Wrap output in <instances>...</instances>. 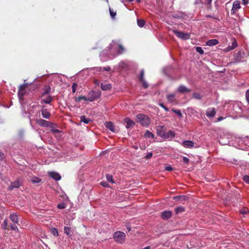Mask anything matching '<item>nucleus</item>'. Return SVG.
Returning a JSON list of instances; mask_svg holds the SVG:
<instances>
[{"mask_svg":"<svg viewBox=\"0 0 249 249\" xmlns=\"http://www.w3.org/2000/svg\"><path fill=\"white\" fill-rule=\"evenodd\" d=\"M89 71H96L97 72H102L104 71H111V68L109 66H107L105 67H97L91 68H86L79 72L77 74V76L78 77H84V73H85V72H88Z\"/></svg>","mask_w":249,"mask_h":249,"instance_id":"f257e3e1","label":"nucleus"},{"mask_svg":"<svg viewBox=\"0 0 249 249\" xmlns=\"http://www.w3.org/2000/svg\"><path fill=\"white\" fill-rule=\"evenodd\" d=\"M111 49L112 45L110 44L100 53V56L102 61H106L114 57V56L110 55V53H112Z\"/></svg>","mask_w":249,"mask_h":249,"instance_id":"f03ea898","label":"nucleus"},{"mask_svg":"<svg viewBox=\"0 0 249 249\" xmlns=\"http://www.w3.org/2000/svg\"><path fill=\"white\" fill-rule=\"evenodd\" d=\"M137 122L141 124L142 126H148L150 123V120L149 117L145 114H139L136 116Z\"/></svg>","mask_w":249,"mask_h":249,"instance_id":"7ed1b4c3","label":"nucleus"},{"mask_svg":"<svg viewBox=\"0 0 249 249\" xmlns=\"http://www.w3.org/2000/svg\"><path fill=\"white\" fill-rule=\"evenodd\" d=\"M113 238L116 242L122 244L125 241V234L124 232L117 231L114 233Z\"/></svg>","mask_w":249,"mask_h":249,"instance_id":"20e7f679","label":"nucleus"},{"mask_svg":"<svg viewBox=\"0 0 249 249\" xmlns=\"http://www.w3.org/2000/svg\"><path fill=\"white\" fill-rule=\"evenodd\" d=\"M101 96V91L100 90H90L88 93L89 102H93L95 100L100 98Z\"/></svg>","mask_w":249,"mask_h":249,"instance_id":"39448f33","label":"nucleus"},{"mask_svg":"<svg viewBox=\"0 0 249 249\" xmlns=\"http://www.w3.org/2000/svg\"><path fill=\"white\" fill-rule=\"evenodd\" d=\"M27 89L25 84H22L20 85L18 91V97L19 100H23L24 96L27 92Z\"/></svg>","mask_w":249,"mask_h":249,"instance_id":"423d86ee","label":"nucleus"},{"mask_svg":"<svg viewBox=\"0 0 249 249\" xmlns=\"http://www.w3.org/2000/svg\"><path fill=\"white\" fill-rule=\"evenodd\" d=\"M26 80H24L23 84L26 85V88L28 91L32 92L38 88V84L36 82H33L30 83H26Z\"/></svg>","mask_w":249,"mask_h":249,"instance_id":"0eeeda50","label":"nucleus"},{"mask_svg":"<svg viewBox=\"0 0 249 249\" xmlns=\"http://www.w3.org/2000/svg\"><path fill=\"white\" fill-rule=\"evenodd\" d=\"M172 31L179 38L183 40H187L190 38V36L188 33H184L182 32L178 31L176 30H173Z\"/></svg>","mask_w":249,"mask_h":249,"instance_id":"6e6552de","label":"nucleus"},{"mask_svg":"<svg viewBox=\"0 0 249 249\" xmlns=\"http://www.w3.org/2000/svg\"><path fill=\"white\" fill-rule=\"evenodd\" d=\"M22 184V183L19 179H17V180L12 182L9 186L8 188L10 190H12L15 188H18L20 186H21Z\"/></svg>","mask_w":249,"mask_h":249,"instance_id":"1a4fd4ad","label":"nucleus"},{"mask_svg":"<svg viewBox=\"0 0 249 249\" xmlns=\"http://www.w3.org/2000/svg\"><path fill=\"white\" fill-rule=\"evenodd\" d=\"M241 8L240 2L238 0H235L233 2L232 9L231 10V15H234L236 12Z\"/></svg>","mask_w":249,"mask_h":249,"instance_id":"9d476101","label":"nucleus"},{"mask_svg":"<svg viewBox=\"0 0 249 249\" xmlns=\"http://www.w3.org/2000/svg\"><path fill=\"white\" fill-rule=\"evenodd\" d=\"M36 123L43 127H48L49 124L53 125V124L43 119H36Z\"/></svg>","mask_w":249,"mask_h":249,"instance_id":"9b49d317","label":"nucleus"},{"mask_svg":"<svg viewBox=\"0 0 249 249\" xmlns=\"http://www.w3.org/2000/svg\"><path fill=\"white\" fill-rule=\"evenodd\" d=\"M244 55V52H239L237 53L234 56V59L237 62H243L245 59L243 57V55Z\"/></svg>","mask_w":249,"mask_h":249,"instance_id":"f8f14e48","label":"nucleus"},{"mask_svg":"<svg viewBox=\"0 0 249 249\" xmlns=\"http://www.w3.org/2000/svg\"><path fill=\"white\" fill-rule=\"evenodd\" d=\"M230 104L233 107V114L240 113L241 109L237 103L234 101Z\"/></svg>","mask_w":249,"mask_h":249,"instance_id":"ddd939ff","label":"nucleus"},{"mask_svg":"<svg viewBox=\"0 0 249 249\" xmlns=\"http://www.w3.org/2000/svg\"><path fill=\"white\" fill-rule=\"evenodd\" d=\"M215 113V109L213 107H209L206 111V115L209 118L213 117Z\"/></svg>","mask_w":249,"mask_h":249,"instance_id":"4468645a","label":"nucleus"},{"mask_svg":"<svg viewBox=\"0 0 249 249\" xmlns=\"http://www.w3.org/2000/svg\"><path fill=\"white\" fill-rule=\"evenodd\" d=\"M49 176L56 181H58L61 179V177L60 175L55 172H49Z\"/></svg>","mask_w":249,"mask_h":249,"instance_id":"2eb2a0df","label":"nucleus"},{"mask_svg":"<svg viewBox=\"0 0 249 249\" xmlns=\"http://www.w3.org/2000/svg\"><path fill=\"white\" fill-rule=\"evenodd\" d=\"M124 122L126 124L125 127L127 129L130 128L134 126L135 124V123L129 118H125L124 120Z\"/></svg>","mask_w":249,"mask_h":249,"instance_id":"dca6fc26","label":"nucleus"},{"mask_svg":"<svg viewBox=\"0 0 249 249\" xmlns=\"http://www.w3.org/2000/svg\"><path fill=\"white\" fill-rule=\"evenodd\" d=\"M172 216V212L170 211H164L161 213V218L163 220H168Z\"/></svg>","mask_w":249,"mask_h":249,"instance_id":"f3484780","label":"nucleus"},{"mask_svg":"<svg viewBox=\"0 0 249 249\" xmlns=\"http://www.w3.org/2000/svg\"><path fill=\"white\" fill-rule=\"evenodd\" d=\"M175 135H176L175 133L173 131L170 130L167 132H165L163 139H164L172 140L175 137Z\"/></svg>","mask_w":249,"mask_h":249,"instance_id":"a211bd4d","label":"nucleus"},{"mask_svg":"<svg viewBox=\"0 0 249 249\" xmlns=\"http://www.w3.org/2000/svg\"><path fill=\"white\" fill-rule=\"evenodd\" d=\"M157 133L159 136L163 139L165 133V131L164 129V126H159L157 128Z\"/></svg>","mask_w":249,"mask_h":249,"instance_id":"6ab92c4d","label":"nucleus"},{"mask_svg":"<svg viewBox=\"0 0 249 249\" xmlns=\"http://www.w3.org/2000/svg\"><path fill=\"white\" fill-rule=\"evenodd\" d=\"M237 46V41L233 39V41L231 43V44H229L228 46L225 49V52H229L231 50H233Z\"/></svg>","mask_w":249,"mask_h":249,"instance_id":"aec40b11","label":"nucleus"},{"mask_svg":"<svg viewBox=\"0 0 249 249\" xmlns=\"http://www.w3.org/2000/svg\"><path fill=\"white\" fill-rule=\"evenodd\" d=\"M43 98L41 99V103H44L47 104H50L52 100H53V97L51 95H48L47 97H43Z\"/></svg>","mask_w":249,"mask_h":249,"instance_id":"412c9836","label":"nucleus"},{"mask_svg":"<svg viewBox=\"0 0 249 249\" xmlns=\"http://www.w3.org/2000/svg\"><path fill=\"white\" fill-rule=\"evenodd\" d=\"M182 145L186 148H192L194 146V142L192 141H184Z\"/></svg>","mask_w":249,"mask_h":249,"instance_id":"4be33fe9","label":"nucleus"},{"mask_svg":"<svg viewBox=\"0 0 249 249\" xmlns=\"http://www.w3.org/2000/svg\"><path fill=\"white\" fill-rule=\"evenodd\" d=\"M10 220L15 224H18V218L17 213H12L10 215Z\"/></svg>","mask_w":249,"mask_h":249,"instance_id":"5701e85b","label":"nucleus"},{"mask_svg":"<svg viewBox=\"0 0 249 249\" xmlns=\"http://www.w3.org/2000/svg\"><path fill=\"white\" fill-rule=\"evenodd\" d=\"M177 91L179 93H185V92H189L190 90L187 88L185 86L183 85H180L178 87L177 89Z\"/></svg>","mask_w":249,"mask_h":249,"instance_id":"b1692460","label":"nucleus"},{"mask_svg":"<svg viewBox=\"0 0 249 249\" xmlns=\"http://www.w3.org/2000/svg\"><path fill=\"white\" fill-rule=\"evenodd\" d=\"M212 0H195L194 4L197 5L201 3L204 5L211 4Z\"/></svg>","mask_w":249,"mask_h":249,"instance_id":"393cba45","label":"nucleus"},{"mask_svg":"<svg viewBox=\"0 0 249 249\" xmlns=\"http://www.w3.org/2000/svg\"><path fill=\"white\" fill-rule=\"evenodd\" d=\"M51 88L49 86L46 85L43 89V91L42 93L41 97H44L46 95L50 93Z\"/></svg>","mask_w":249,"mask_h":249,"instance_id":"a878e982","label":"nucleus"},{"mask_svg":"<svg viewBox=\"0 0 249 249\" xmlns=\"http://www.w3.org/2000/svg\"><path fill=\"white\" fill-rule=\"evenodd\" d=\"M218 44V41L216 39L209 40L206 42V45L208 46H213Z\"/></svg>","mask_w":249,"mask_h":249,"instance_id":"bb28decb","label":"nucleus"},{"mask_svg":"<svg viewBox=\"0 0 249 249\" xmlns=\"http://www.w3.org/2000/svg\"><path fill=\"white\" fill-rule=\"evenodd\" d=\"M112 86L110 84H101V88L103 90L107 91L111 89Z\"/></svg>","mask_w":249,"mask_h":249,"instance_id":"cd10ccee","label":"nucleus"},{"mask_svg":"<svg viewBox=\"0 0 249 249\" xmlns=\"http://www.w3.org/2000/svg\"><path fill=\"white\" fill-rule=\"evenodd\" d=\"M172 17L175 18L181 19L184 18V14L182 12H178L173 14Z\"/></svg>","mask_w":249,"mask_h":249,"instance_id":"c85d7f7f","label":"nucleus"},{"mask_svg":"<svg viewBox=\"0 0 249 249\" xmlns=\"http://www.w3.org/2000/svg\"><path fill=\"white\" fill-rule=\"evenodd\" d=\"M106 126L109 130H111L112 132H115V129L114 128V126L113 124L111 122H107L106 124Z\"/></svg>","mask_w":249,"mask_h":249,"instance_id":"c756f323","label":"nucleus"},{"mask_svg":"<svg viewBox=\"0 0 249 249\" xmlns=\"http://www.w3.org/2000/svg\"><path fill=\"white\" fill-rule=\"evenodd\" d=\"M41 114L42 117L45 119H49L51 116L50 113L46 109L41 110Z\"/></svg>","mask_w":249,"mask_h":249,"instance_id":"7c9ffc66","label":"nucleus"},{"mask_svg":"<svg viewBox=\"0 0 249 249\" xmlns=\"http://www.w3.org/2000/svg\"><path fill=\"white\" fill-rule=\"evenodd\" d=\"M119 67L120 69L126 70L128 68L129 65L127 62H121L119 64Z\"/></svg>","mask_w":249,"mask_h":249,"instance_id":"2f4dec72","label":"nucleus"},{"mask_svg":"<svg viewBox=\"0 0 249 249\" xmlns=\"http://www.w3.org/2000/svg\"><path fill=\"white\" fill-rule=\"evenodd\" d=\"M175 94H170L167 95V99L168 102L170 103H172L175 101Z\"/></svg>","mask_w":249,"mask_h":249,"instance_id":"473e14b6","label":"nucleus"},{"mask_svg":"<svg viewBox=\"0 0 249 249\" xmlns=\"http://www.w3.org/2000/svg\"><path fill=\"white\" fill-rule=\"evenodd\" d=\"M231 102H234L233 101H226L224 105V108L225 109L227 110L228 111L230 110V108L231 107V105L230 104Z\"/></svg>","mask_w":249,"mask_h":249,"instance_id":"72a5a7b5","label":"nucleus"},{"mask_svg":"<svg viewBox=\"0 0 249 249\" xmlns=\"http://www.w3.org/2000/svg\"><path fill=\"white\" fill-rule=\"evenodd\" d=\"M231 102H234L233 101H226L224 105V108L225 109L227 110L228 111L230 110V108L231 107V105L230 104Z\"/></svg>","mask_w":249,"mask_h":249,"instance_id":"f704fd0d","label":"nucleus"},{"mask_svg":"<svg viewBox=\"0 0 249 249\" xmlns=\"http://www.w3.org/2000/svg\"><path fill=\"white\" fill-rule=\"evenodd\" d=\"M188 197L185 196H178L174 197V200H179L180 201H185L187 199Z\"/></svg>","mask_w":249,"mask_h":249,"instance_id":"c9c22d12","label":"nucleus"},{"mask_svg":"<svg viewBox=\"0 0 249 249\" xmlns=\"http://www.w3.org/2000/svg\"><path fill=\"white\" fill-rule=\"evenodd\" d=\"M80 121L83 122L85 124H88L90 121V120L89 118H87L85 115H82L80 117Z\"/></svg>","mask_w":249,"mask_h":249,"instance_id":"e433bc0d","label":"nucleus"},{"mask_svg":"<svg viewBox=\"0 0 249 249\" xmlns=\"http://www.w3.org/2000/svg\"><path fill=\"white\" fill-rule=\"evenodd\" d=\"M64 232L67 234L69 236H71V228L69 227H65L64 228Z\"/></svg>","mask_w":249,"mask_h":249,"instance_id":"4c0bfd02","label":"nucleus"},{"mask_svg":"<svg viewBox=\"0 0 249 249\" xmlns=\"http://www.w3.org/2000/svg\"><path fill=\"white\" fill-rule=\"evenodd\" d=\"M185 211V208L182 206H179L175 208V213L176 214L183 213Z\"/></svg>","mask_w":249,"mask_h":249,"instance_id":"58836bf2","label":"nucleus"},{"mask_svg":"<svg viewBox=\"0 0 249 249\" xmlns=\"http://www.w3.org/2000/svg\"><path fill=\"white\" fill-rule=\"evenodd\" d=\"M144 137L146 138H154V135L150 131L147 130L146 131Z\"/></svg>","mask_w":249,"mask_h":249,"instance_id":"ea45409f","label":"nucleus"},{"mask_svg":"<svg viewBox=\"0 0 249 249\" xmlns=\"http://www.w3.org/2000/svg\"><path fill=\"white\" fill-rule=\"evenodd\" d=\"M137 22L138 26L140 27H143L145 24V21L142 19H138Z\"/></svg>","mask_w":249,"mask_h":249,"instance_id":"a19ab883","label":"nucleus"},{"mask_svg":"<svg viewBox=\"0 0 249 249\" xmlns=\"http://www.w3.org/2000/svg\"><path fill=\"white\" fill-rule=\"evenodd\" d=\"M88 99H88V97H86L85 96H78L77 98H76L75 99V100L77 102H79L81 100H84L85 101H89Z\"/></svg>","mask_w":249,"mask_h":249,"instance_id":"79ce46f5","label":"nucleus"},{"mask_svg":"<svg viewBox=\"0 0 249 249\" xmlns=\"http://www.w3.org/2000/svg\"><path fill=\"white\" fill-rule=\"evenodd\" d=\"M106 178L108 182H110L111 183H114V182L113 179V177L112 175L109 174H107L106 175Z\"/></svg>","mask_w":249,"mask_h":249,"instance_id":"37998d69","label":"nucleus"},{"mask_svg":"<svg viewBox=\"0 0 249 249\" xmlns=\"http://www.w3.org/2000/svg\"><path fill=\"white\" fill-rule=\"evenodd\" d=\"M171 70H172V67L171 66H168L167 67H165L164 69H163V72L165 73V75H168V71H170Z\"/></svg>","mask_w":249,"mask_h":249,"instance_id":"c03bdc74","label":"nucleus"},{"mask_svg":"<svg viewBox=\"0 0 249 249\" xmlns=\"http://www.w3.org/2000/svg\"><path fill=\"white\" fill-rule=\"evenodd\" d=\"M51 233L54 236H57L58 235V232L57 230L55 228H53L51 230Z\"/></svg>","mask_w":249,"mask_h":249,"instance_id":"a18cd8bd","label":"nucleus"},{"mask_svg":"<svg viewBox=\"0 0 249 249\" xmlns=\"http://www.w3.org/2000/svg\"><path fill=\"white\" fill-rule=\"evenodd\" d=\"M193 97L196 99H201L202 98V96L201 95V94L199 93H197V92H194L193 93Z\"/></svg>","mask_w":249,"mask_h":249,"instance_id":"49530a36","label":"nucleus"},{"mask_svg":"<svg viewBox=\"0 0 249 249\" xmlns=\"http://www.w3.org/2000/svg\"><path fill=\"white\" fill-rule=\"evenodd\" d=\"M196 51L200 54L204 53V51L201 47H196Z\"/></svg>","mask_w":249,"mask_h":249,"instance_id":"de8ad7c7","label":"nucleus"},{"mask_svg":"<svg viewBox=\"0 0 249 249\" xmlns=\"http://www.w3.org/2000/svg\"><path fill=\"white\" fill-rule=\"evenodd\" d=\"M109 13L111 17L112 18H114L116 15V12H115L113 9L109 8Z\"/></svg>","mask_w":249,"mask_h":249,"instance_id":"09e8293b","label":"nucleus"},{"mask_svg":"<svg viewBox=\"0 0 249 249\" xmlns=\"http://www.w3.org/2000/svg\"><path fill=\"white\" fill-rule=\"evenodd\" d=\"M172 111L177 114L179 117H182V113L179 110L175 109L174 108L172 109Z\"/></svg>","mask_w":249,"mask_h":249,"instance_id":"8fccbe9b","label":"nucleus"},{"mask_svg":"<svg viewBox=\"0 0 249 249\" xmlns=\"http://www.w3.org/2000/svg\"><path fill=\"white\" fill-rule=\"evenodd\" d=\"M124 49L122 45H119V50L118 51V54L122 53L124 52Z\"/></svg>","mask_w":249,"mask_h":249,"instance_id":"3c124183","label":"nucleus"},{"mask_svg":"<svg viewBox=\"0 0 249 249\" xmlns=\"http://www.w3.org/2000/svg\"><path fill=\"white\" fill-rule=\"evenodd\" d=\"M243 179L246 183L249 184V175H246L244 176Z\"/></svg>","mask_w":249,"mask_h":249,"instance_id":"603ef678","label":"nucleus"},{"mask_svg":"<svg viewBox=\"0 0 249 249\" xmlns=\"http://www.w3.org/2000/svg\"><path fill=\"white\" fill-rule=\"evenodd\" d=\"M66 204L64 203H60L58 204L57 205V208L59 209H65L66 208Z\"/></svg>","mask_w":249,"mask_h":249,"instance_id":"864d4df0","label":"nucleus"},{"mask_svg":"<svg viewBox=\"0 0 249 249\" xmlns=\"http://www.w3.org/2000/svg\"><path fill=\"white\" fill-rule=\"evenodd\" d=\"M78 85L76 83H73L72 85V93H75L76 92V88L77 87Z\"/></svg>","mask_w":249,"mask_h":249,"instance_id":"5fc2aeb1","label":"nucleus"},{"mask_svg":"<svg viewBox=\"0 0 249 249\" xmlns=\"http://www.w3.org/2000/svg\"><path fill=\"white\" fill-rule=\"evenodd\" d=\"M142 82V87L144 88V89H146L148 88V84L144 80V79H140Z\"/></svg>","mask_w":249,"mask_h":249,"instance_id":"6e6d98bb","label":"nucleus"},{"mask_svg":"<svg viewBox=\"0 0 249 249\" xmlns=\"http://www.w3.org/2000/svg\"><path fill=\"white\" fill-rule=\"evenodd\" d=\"M248 212H249L248 209L247 208H245L242 209L241 210H240V213L243 214L247 213H248Z\"/></svg>","mask_w":249,"mask_h":249,"instance_id":"4d7b16f0","label":"nucleus"},{"mask_svg":"<svg viewBox=\"0 0 249 249\" xmlns=\"http://www.w3.org/2000/svg\"><path fill=\"white\" fill-rule=\"evenodd\" d=\"M159 105L162 108H163L165 111L167 112L169 111V109L167 107H166L163 103H160L159 104Z\"/></svg>","mask_w":249,"mask_h":249,"instance_id":"13d9d810","label":"nucleus"},{"mask_svg":"<svg viewBox=\"0 0 249 249\" xmlns=\"http://www.w3.org/2000/svg\"><path fill=\"white\" fill-rule=\"evenodd\" d=\"M246 99L247 102L249 104V89H248L246 92Z\"/></svg>","mask_w":249,"mask_h":249,"instance_id":"bf43d9fd","label":"nucleus"},{"mask_svg":"<svg viewBox=\"0 0 249 249\" xmlns=\"http://www.w3.org/2000/svg\"><path fill=\"white\" fill-rule=\"evenodd\" d=\"M40 181H41V179L37 178H36L35 179L32 180V182L33 183H39Z\"/></svg>","mask_w":249,"mask_h":249,"instance_id":"052dcab7","label":"nucleus"},{"mask_svg":"<svg viewBox=\"0 0 249 249\" xmlns=\"http://www.w3.org/2000/svg\"><path fill=\"white\" fill-rule=\"evenodd\" d=\"M51 131L53 133H60L61 132L60 130L54 128L51 129Z\"/></svg>","mask_w":249,"mask_h":249,"instance_id":"680f3d73","label":"nucleus"},{"mask_svg":"<svg viewBox=\"0 0 249 249\" xmlns=\"http://www.w3.org/2000/svg\"><path fill=\"white\" fill-rule=\"evenodd\" d=\"M182 161L186 164H188L189 162V159L187 157H184L182 159Z\"/></svg>","mask_w":249,"mask_h":249,"instance_id":"e2e57ef3","label":"nucleus"},{"mask_svg":"<svg viewBox=\"0 0 249 249\" xmlns=\"http://www.w3.org/2000/svg\"><path fill=\"white\" fill-rule=\"evenodd\" d=\"M10 228L13 231H18V228L16 225L11 224L10 225Z\"/></svg>","mask_w":249,"mask_h":249,"instance_id":"0e129e2a","label":"nucleus"},{"mask_svg":"<svg viewBox=\"0 0 249 249\" xmlns=\"http://www.w3.org/2000/svg\"><path fill=\"white\" fill-rule=\"evenodd\" d=\"M153 156V153L152 152H150L148 154H147L145 156V158L146 159H150Z\"/></svg>","mask_w":249,"mask_h":249,"instance_id":"69168bd1","label":"nucleus"},{"mask_svg":"<svg viewBox=\"0 0 249 249\" xmlns=\"http://www.w3.org/2000/svg\"><path fill=\"white\" fill-rule=\"evenodd\" d=\"M7 220H5L3 222V223L2 225V227L3 229H6V227H7Z\"/></svg>","mask_w":249,"mask_h":249,"instance_id":"338daca9","label":"nucleus"},{"mask_svg":"<svg viewBox=\"0 0 249 249\" xmlns=\"http://www.w3.org/2000/svg\"><path fill=\"white\" fill-rule=\"evenodd\" d=\"M144 71L143 70H141L140 73V77L139 78H143L144 77Z\"/></svg>","mask_w":249,"mask_h":249,"instance_id":"774afa93","label":"nucleus"}]
</instances>
